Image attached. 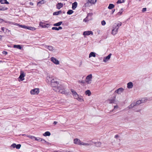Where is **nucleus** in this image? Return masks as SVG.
<instances>
[{
    "label": "nucleus",
    "mask_w": 152,
    "mask_h": 152,
    "mask_svg": "<svg viewBox=\"0 0 152 152\" xmlns=\"http://www.w3.org/2000/svg\"><path fill=\"white\" fill-rule=\"evenodd\" d=\"M108 103L110 104H112L114 103L115 101V99H109L108 100Z\"/></svg>",
    "instance_id": "nucleus-33"
},
{
    "label": "nucleus",
    "mask_w": 152,
    "mask_h": 152,
    "mask_svg": "<svg viewBox=\"0 0 152 152\" xmlns=\"http://www.w3.org/2000/svg\"><path fill=\"white\" fill-rule=\"evenodd\" d=\"M82 61H81L80 63V64H79V66H80L81 65H82Z\"/></svg>",
    "instance_id": "nucleus-56"
},
{
    "label": "nucleus",
    "mask_w": 152,
    "mask_h": 152,
    "mask_svg": "<svg viewBox=\"0 0 152 152\" xmlns=\"http://www.w3.org/2000/svg\"><path fill=\"white\" fill-rule=\"evenodd\" d=\"M6 30H7L8 31H10V30H8V29H7Z\"/></svg>",
    "instance_id": "nucleus-60"
},
{
    "label": "nucleus",
    "mask_w": 152,
    "mask_h": 152,
    "mask_svg": "<svg viewBox=\"0 0 152 152\" xmlns=\"http://www.w3.org/2000/svg\"><path fill=\"white\" fill-rule=\"evenodd\" d=\"M73 142L74 144L79 145H81L82 142L80 139L77 138L74 139Z\"/></svg>",
    "instance_id": "nucleus-9"
},
{
    "label": "nucleus",
    "mask_w": 152,
    "mask_h": 152,
    "mask_svg": "<svg viewBox=\"0 0 152 152\" xmlns=\"http://www.w3.org/2000/svg\"><path fill=\"white\" fill-rule=\"evenodd\" d=\"M61 13V11H59L57 12H53V15H58L59 14H60Z\"/></svg>",
    "instance_id": "nucleus-26"
},
{
    "label": "nucleus",
    "mask_w": 152,
    "mask_h": 152,
    "mask_svg": "<svg viewBox=\"0 0 152 152\" xmlns=\"http://www.w3.org/2000/svg\"><path fill=\"white\" fill-rule=\"evenodd\" d=\"M51 60L53 63L56 64L58 65L59 64V61L53 57H52L51 58Z\"/></svg>",
    "instance_id": "nucleus-8"
},
{
    "label": "nucleus",
    "mask_w": 152,
    "mask_h": 152,
    "mask_svg": "<svg viewBox=\"0 0 152 152\" xmlns=\"http://www.w3.org/2000/svg\"><path fill=\"white\" fill-rule=\"evenodd\" d=\"M124 89L122 88H120L115 90V92L118 94H121L124 91Z\"/></svg>",
    "instance_id": "nucleus-10"
},
{
    "label": "nucleus",
    "mask_w": 152,
    "mask_h": 152,
    "mask_svg": "<svg viewBox=\"0 0 152 152\" xmlns=\"http://www.w3.org/2000/svg\"><path fill=\"white\" fill-rule=\"evenodd\" d=\"M77 2H75L72 4V8L74 10L77 7Z\"/></svg>",
    "instance_id": "nucleus-16"
},
{
    "label": "nucleus",
    "mask_w": 152,
    "mask_h": 152,
    "mask_svg": "<svg viewBox=\"0 0 152 152\" xmlns=\"http://www.w3.org/2000/svg\"><path fill=\"white\" fill-rule=\"evenodd\" d=\"M96 1V0H88V2L92 4H94Z\"/></svg>",
    "instance_id": "nucleus-30"
},
{
    "label": "nucleus",
    "mask_w": 152,
    "mask_h": 152,
    "mask_svg": "<svg viewBox=\"0 0 152 152\" xmlns=\"http://www.w3.org/2000/svg\"><path fill=\"white\" fill-rule=\"evenodd\" d=\"M57 122H56V121H54V122H53V124L56 125V124H57Z\"/></svg>",
    "instance_id": "nucleus-57"
},
{
    "label": "nucleus",
    "mask_w": 152,
    "mask_h": 152,
    "mask_svg": "<svg viewBox=\"0 0 152 152\" xmlns=\"http://www.w3.org/2000/svg\"><path fill=\"white\" fill-rule=\"evenodd\" d=\"M92 145V143H88L86 142H82L81 145H85V146H89L91 145Z\"/></svg>",
    "instance_id": "nucleus-20"
},
{
    "label": "nucleus",
    "mask_w": 152,
    "mask_h": 152,
    "mask_svg": "<svg viewBox=\"0 0 152 152\" xmlns=\"http://www.w3.org/2000/svg\"><path fill=\"white\" fill-rule=\"evenodd\" d=\"M73 11L72 10H69L67 12V13L68 15H71L73 12Z\"/></svg>",
    "instance_id": "nucleus-36"
},
{
    "label": "nucleus",
    "mask_w": 152,
    "mask_h": 152,
    "mask_svg": "<svg viewBox=\"0 0 152 152\" xmlns=\"http://www.w3.org/2000/svg\"><path fill=\"white\" fill-rule=\"evenodd\" d=\"M123 12V8H121V10H120L119 12H118L117 13V15H121L122 14V13Z\"/></svg>",
    "instance_id": "nucleus-35"
},
{
    "label": "nucleus",
    "mask_w": 152,
    "mask_h": 152,
    "mask_svg": "<svg viewBox=\"0 0 152 152\" xmlns=\"http://www.w3.org/2000/svg\"><path fill=\"white\" fill-rule=\"evenodd\" d=\"M71 91L72 94L75 99H76L78 101L82 102L83 101V98L82 96H79L74 90L71 89Z\"/></svg>",
    "instance_id": "nucleus-3"
},
{
    "label": "nucleus",
    "mask_w": 152,
    "mask_h": 152,
    "mask_svg": "<svg viewBox=\"0 0 152 152\" xmlns=\"http://www.w3.org/2000/svg\"><path fill=\"white\" fill-rule=\"evenodd\" d=\"M95 145L97 147H100L101 145V143L100 142H98L95 143Z\"/></svg>",
    "instance_id": "nucleus-34"
},
{
    "label": "nucleus",
    "mask_w": 152,
    "mask_h": 152,
    "mask_svg": "<svg viewBox=\"0 0 152 152\" xmlns=\"http://www.w3.org/2000/svg\"><path fill=\"white\" fill-rule=\"evenodd\" d=\"M20 27H21L22 28H26L27 29H28V27L24 25H20Z\"/></svg>",
    "instance_id": "nucleus-43"
},
{
    "label": "nucleus",
    "mask_w": 152,
    "mask_h": 152,
    "mask_svg": "<svg viewBox=\"0 0 152 152\" xmlns=\"http://www.w3.org/2000/svg\"><path fill=\"white\" fill-rule=\"evenodd\" d=\"M5 28L4 27H3L1 28V29L3 31H4Z\"/></svg>",
    "instance_id": "nucleus-51"
},
{
    "label": "nucleus",
    "mask_w": 152,
    "mask_h": 152,
    "mask_svg": "<svg viewBox=\"0 0 152 152\" xmlns=\"http://www.w3.org/2000/svg\"><path fill=\"white\" fill-rule=\"evenodd\" d=\"M89 20L88 19V17L87 16V17L84 19L83 20V21L84 22H86L87 21H88Z\"/></svg>",
    "instance_id": "nucleus-41"
},
{
    "label": "nucleus",
    "mask_w": 152,
    "mask_h": 152,
    "mask_svg": "<svg viewBox=\"0 0 152 152\" xmlns=\"http://www.w3.org/2000/svg\"><path fill=\"white\" fill-rule=\"evenodd\" d=\"M121 25L122 23L120 22L114 23L112 26L111 34L113 35L116 34L118 33L119 27L121 26Z\"/></svg>",
    "instance_id": "nucleus-2"
},
{
    "label": "nucleus",
    "mask_w": 152,
    "mask_h": 152,
    "mask_svg": "<svg viewBox=\"0 0 152 152\" xmlns=\"http://www.w3.org/2000/svg\"><path fill=\"white\" fill-rule=\"evenodd\" d=\"M53 78L52 77H50V76H48L46 78V81L47 82H51V81L52 80V79Z\"/></svg>",
    "instance_id": "nucleus-19"
},
{
    "label": "nucleus",
    "mask_w": 152,
    "mask_h": 152,
    "mask_svg": "<svg viewBox=\"0 0 152 152\" xmlns=\"http://www.w3.org/2000/svg\"><path fill=\"white\" fill-rule=\"evenodd\" d=\"M16 144L15 143H13L11 145V147H13V148H16Z\"/></svg>",
    "instance_id": "nucleus-46"
},
{
    "label": "nucleus",
    "mask_w": 152,
    "mask_h": 152,
    "mask_svg": "<svg viewBox=\"0 0 152 152\" xmlns=\"http://www.w3.org/2000/svg\"><path fill=\"white\" fill-rule=\"evenodd\" d=\"M40 141H41L42 143H45L46 145H49V144L48 142H47L45 140L42 139V138H41V140Z\"/></svg>",
    "instance_id": "nucleus-32"
},
{
    "label": "nucleus",
    "mask_w": 152,
    "mask_h": 152,
    "mask_svg": "<svg viewBox=\"0 0 152 152\" xmlns=\"http://www.w3.org/2000/svg\"><path fill=\"white\" fill-rule=\"evenodd\" d=\"M147 100V98H143L141 100H138L136 102V103H136V104L139 105L142 103H143L146 102Z\"/></svg>",
    "instance_id": "nucleus-7"
},
{
    "label": "nucleus",
    "mask_w": 152,
    "mask_h": 152,
    "mask_svg": "<svg viewBox=\"0 0 152 152\" xmlns=\"http://www.w3.org/2000/svg\"><path fill=\"white\" fill-rule=\"evenodd\" d=\"M85 93L86 95H87L88 96H90L91 95V92L89 90H88L86 91Z\"/></svg>",
    "instance_id": "nucleus-23"
},
{
    "label": "nucleus",
    "mask_w": 152,
    "mask_h": 152,
    "mask_svg": "<svg viewBox=\"0 0 152 152\" xmlns=\"http://www.w3.org/2000/svg\"><path fill=\"white\" fill-rule=\"evenodd\" d=\"M25 76L23 72L21 71L20 72V75L18 77V80L20 81H23L24 80V77Z\"/></svg>",
    "instance_id": "nucleus-6"
},
{
    "label": "nucleus",
    "mask_w": 152,
    "mask_h": 152,
    "mask_svg": "<svg viewBox=\"0 0 152 152\" xmlns=\"http://www.w3.org/2000/svg\"><path fill=\"white\" fill-rule=\"evenodd\" d=\"M1 62V61H0V62Z\"/></svg>",
    "instance_id": "nucleus-61"
},
{
    "label": "nucleus",
    "mask_w": 152,
    "mask_h": 152,
    "mask_svg": "<svg viewBox=\"0 0 152 152\" xmlns=\"http://www.w3.org/2000/svg\"><path fill=\"white\" fill-rule=\"evenodd\" d=\"M3 53L5 54V55H7V53L6 51H4L3 52Z\"/></svg>",
    "instance_id": "nucleus-53"
},
{
    "label": "nucleus",
    "mask_w": 152,
    "mask_h": 152,
    "mask_svg": "<svg viewBox=\"0 0 152 152\" xmlns=\"http://www.w3.org/2000/svg\"><path fill=\"white\" fill-rule=\"evenodd\" d=\"M63 6V4L61 3H58L56 5V8L58 9H60Z\"/></svg>",
    "instance_id": "nucleus-18"
},
{
    "label": "nucleus",
    "mask_w": 152,
    "mask_h": 152,
    "mask_svg": "<svg viewBox=\"0 0 152 152\" xmlns=\"http://www.w3.org/2000/svg\"><path fill=\"white\" fill-rule=\"evenodd\" d=\"M91 57H95L96 53L93 52H91L89 54V58H90Z\"/></svg>",
    "instance_id": "nucleus-21"
},
{
    "label": "nucleus",
    "mask_w": 152,
    "mask_h": 152,
    "mask_svg": "<svg viewBox=\"0 0 152 152\" xmlns=\"http://www.w3.org/2000/svg\"><path fill=\"white\" fill-rule=\"evenodd\" d=\"M30 4L31 5H33V3L32 2H30Z\"/></svg>",
    "instance_id": "nucleus-58"
},
{
    "label": "nucleus",
    "mask_w": 152,
    "mask_h": 152,
    "mask_svg": "<svg viewBox=\"0 0 152 152\" xmlns=\"http://www.w3.org/2000/svg\"><path fill=\"white\" fill-rule=\"evenodd\" d=\"M125 0H118L117 1V3L118 4L124 2Z\"/></svg>",
    "instance_id": "nucleus-37"
},
{
    "label": "nucleus",
    "mask_w": 152,
    "mask_h": 152,
    "mask_svg": "<svg viewBox=\"0 0 152 152\" xmlns=\"http://www.w3.org/2000/svg\"><path fill=\"white\" fill-rule=\"evenodd\" d=\"M90 34L93 35V32L91 31H85L83 34V35L84 36H88Z\"/></svg>",
    "instance_id": "nucleus-12"
},
{
    "label": "nucleus",
    "mask_w": 152,
    "mask_h": 152,
    "mask_svg": "<svg viewBox=\"0 0 152 152\" xmlns=\"http://www.w3.org/2000/svg\"><path fill=\"white\" fill-rule=\"evenodd\" d=\"M92 15H93V14L92 13H88V14L87 17H91L92 16Z\"/></svg>",
    "instance_id": "nucleus-48"
},
{
    "label": "nucleus",
    "mask_w": 152,
    "mask_h": 152,
    "mask_svg": "<svg viewBox=\"0 0 152 152\" xmlns=\"http://www.w3.org/2000/svg\"><path fill=\"white\" fill-rule=\"evenodd\" d=\"M51 86L53 88L54 90L56 92L65 94L66 91L63 86L59 83L58 80L56 78H53L50 83Z\"/></svg>",
    "instance_id": "nucleus-1"
},
{
    "label": "nucleus",
    "mask_w": 152,
    "mask_h": 152,
    "mask_svg": "<svg viewBox=\"0 0 152 152\" xmlns=\"http://www.w3.org/2000/svg\"><path fill=\"white\" fill-rule=\"evenodd\" d=\"M92 79V74L88 75L86 78V83L88 84H90L91 83Z\"/></svg>",
    "instance_id": "nucleus-4"
},
{
    "label": "nucleus",
    "mask_w": 152,
    "mask_h": 152,
    "mask_svg": "<svg viewBox=\"0 0 152 152\" xmlns=\"http://www.w3.org/2000/svg\"><path fill=\"white\" fill-rule=\"evenodd\" d=\"M58 30H59L62 29V28L61 27L59 26L58 27Z\"/></svg>",
    "instance_id": "nucleus-54"
},
{
    "label": "nucleus",
    "mask_w": 152,
    "mask_h": 152,
    "mask_svg": "<svg viewBox=\"0 0 152 152\" xmlns=\"http://www.w3.org/2000/svg\"><path fill=\"white\" fill-rule=\"evenodd\" d=\"M29 138L31 139H34L35 140L38 141H40L41 140V138L39 137H36L34 136H29Z\"/></svg>",
    "instance_id": "nucleus-14"
},
{
    "label": "nucleus",
    "mask_w": 152,
    "mask_h": 152,
    "mask_svg": "<svg viewBox=\"0 0 152 152\" xmlns=\"http://www.w3.org/2000/svg\"><path fill=\"white\" fill-rule=\"evenodd\" d=\"M7 8L5 7L0 6V10L1 11H5L7 9Z\"/></svg>",
    "instance_id": "nucleus-25"
},
{
    "label": "nucleus",
    "mask_w": 152,
    "mask_h": 152,
    "mask_svg": "<svg viewBox=\"0 0 152 152\" xmlns=\"http://www.w3.org/2000/svg\"><path fill=\"white\" fill-rule=\"evenodd\" d=\"M4 20L3 19L0 18V23H1Z\"/></svg>",
    "instance_id": "nucleus-52"
},
{
    "label": "nucleus",
    "mask_w": 152,
    "mask_h": 152,
    "mask_svg": "<svg viewBox=\"0 0 152 152\" xmlns=\"http://www.w3.org/2000/svg\"><path fill=\"white\" fill-rule=\"evenodd\" d=\"M39 92V90L38 88H35L32 89L30 91V93L32 95H37Z\"/></svg>",
    "instance_id": "nucleus-5"
},
{
    "label": "nucleus",
    "mask_w": 152,
    "mask_h": 152,
    "mask_svg": "<svg viewBox=\"0 0 152 152\" xmlns=\"http://www.w3.org/2000/svg\"><path fill=\"white\" fill-rule=\"evenodd\" d=\"M118 107V106L117 105H116L115 106H114V109H115L116 108H117Z\"/></svg>",
    "instance_id": "nucleus-49"
},
{
    "label": "nucleus",
    "mask_w": 152,
    "mask_h": 152,
    "mask_svg": "<svg viewBox=\"0 0 152 152\" xmlns=\"http://www.w3.org/2000/svg\"><path fill=\"white\" fill-rule=\"evenodd\" d=\"M114 7V5L113 4H109L108 8L109 9H111Z\"/></svg>",
    "instance_id": "nucleus-31"
},
{
    "label": "nucleus",
    "mask_w": 152,
    "mask_h": 152,
    "mask_svg": "<svg viewBox=\"0 0 152 152\" xmlns=\"http://www.w3.org/2000/svg\"><path fill=\"white\" fill-rule=\"evenodd\" d=\"M50 135V133L49 132H46L43 134V135L45 136H49Z\"/></svg>",
    "instance_id": "nucleus-29"
},
{
    "label": "nucleus",
    "mask_w": 152,
    "mask_h": 152,
    "mask_svg": "<svg viewBox=\"0 0 152 152\" xmlns=\"http://www.w3.org/2000/svg\"><path fill=\"white\" fill-rule=\"evenodd\" d=\"M0 2L1 4H8L9 3L7 0H0Z\"/></svg>",
    "instance_id": "nucleus-24"
},
{
    "label": "nucleus",
    "mask_w": 152,
    "mask_h": 152,
    "mask_svg": "<svg viewBox=\"0 0 152 152\" xmlns=\"http://www.w3.org/2000/svg\"><path fill=\"white\" fill-rule=\"evenodd\" d=\"M45 24L42 22H40L39 24V25L42 27V28H48V27L47 26V25H49L48 24H47L46 25H45Z\"/></svg>",
    "instance_id": "nucleus-15"
},
{
    "label": "nucleus",
    "mask_w": 152,
    "mask_h": 152,
    "mask_svg": "<svg viewBox=\"0 0 152 152\" xmlns=\"http://www.w3.org/2000/svg\"><path fill=\"white\" fill-rule=\"evenodd\" d=\"M111 55V53H110L108 56L104 57L103 60V61L104 62H106L110 59Z\"/></svg>",
    "instance_id": "nucleus-11"
},
{
    "label": "nucleus",
    "mask_w": 152,
    "mask_h": 152,
    "mask_svg": "<svg viewBox=\"0 0 152 152\" xmlns=\"http://www.w3.org/2000/svg\"><path fill=\"white\" fill-rule=\"evenodd\" d=\"M106 22L104 20L101 21V24L102 26H104L106 24Z\"/></svg>",
    "instance_id": "nucleus-42"
},
{
    "label": "nucleus",
    "mask_w": 152,
    "mask_h": 152,
    "mask_svg": "<svg viewBox=\"0 0 152 152\" xmlns=\"http://www.w3.org/2000/svg\"><path fill=\"white\" fill-rule=\"evenodd\" d=\"M119 137V136L118 134H116L115 135L114 137L115 138H117Z\"/></svg>",
    "instance_id": "nucleus-50"
},
{
    "label": "nucleus",
    "mask_w": 152,
    "mask_h": 152,
    "mask_svg": "<svg viewBox=\"0 0 152 152\" xmlns=\"http://www.w3.org/2000/svg\"><path fill=\"white\" fill-rule=\"evenodd\" d=\"M2 38V36L1 35H0V39H1Z\"/></svg>",
    "instance_id": "nucleus-59"
},
{
    "label": "nucleus",
    "mask_w": 152,
    "mask_h": 152,
    "mask_svg": "<svg viewBox=\"0 0 152 152\" xmlns=\"http://www.w3.org/2000/svg\"><path fill=\"white\" fill-rule=\"evenodd\" d=\"M13 47L19 49H21L22 48L21 46L20 45H14Z\"/></svg>",
    "instance_id": "nucleus-27"
},
{
    "label": "nucleus",
    "mask_w": 152,
    "mask_h": 152,
    "mask_svg": "<svg viewBox=\"0 0 152 152\" xmlns=\"http://www.w3.org/2000/svg\"><path fill=\"white\" fill-rule=\"evenodd\" d=\"M45 47L46 48L48 49L50 51H53L54 50V48L51 46L45 45Z\"/></svg>",
    "instance_id": "nucleus-13"
},
{
    "label": "nucleus",
    "mask_w": 152,
    "mask_h": 152,
    "mask_svg": "<svg viewBox=\"0 0 152 152\" xmlns=\"http://www.w3.org/2000/svg\"><path fill=\"white\" fill-rule=\"evenodd\" d=\"M36 29V28L34 27H29V30H34Z\"/></svg>",
    "instance_id": "nucleus-45"
},
{
    "label": "nucleus",
    "mask_w": 152,
    "mask_h": 152,
    "mask_svg": "<svg viewBox=\"0 0 152 152\" xmlns=\"http://www.w3.org/2000/svg\"><path fill=\"white\" fill-rule=\"evenodd\" d=\"M21 146V145L20 144H19L17 145H16V148L17 149H19L20 148Z\"/></svg>",
    "instance_id": "nucleus-40"
},
{
    "label": "nucleus",
    "mask_w": 152,
    "mask_h": 152,
    "mask_svg": "<svg viewBox=\"0 0 152 152\" xmlns=\"http://www.w3.org/2000/svg\"><path fill=\"white\" fill-rule=\"evenodd\" d=\"M52 29L53 30H55L56 31H58V28L56 27H53L52 28Z\"/></svg>",
    "instance_id": "nucleus-44"
},
{
    "label": "nucleus",
    "mask_w": 152,
    "mask_h": 152,
    "mask_svg": "<svg viewBox=\"0 0 152 152\" xmlns=\"http://www.w3.org/2000/svg\"><path fill=\"white\" fill-rule=\"evenodd\" d=\"M115 9H113L111 13L113 14L114 12L115 11Z\"/></svg>",
    "instance_id": "nucleus-55"
},
{
    "label": "nucleus",
    "mask_w": 152,
    "mask_h": 152,
    "mask_svg": "<svg viewBox=\"0 0 152 152\" xmlns=\"http://www.w3.org/2000/svg\"><path fill=\"white\" fill-rule=\"evenodd\" d=\"M146 10H147V9H146V8H143L142 10V12H145L146 11Z\"/></svg>",
    "instance_id": "nucleus-47"
},
{
    "label": "nucleus",
    "mask_w": 152,
    "mask_h": 152,
    "mask_svg": "<svg viewBox=\"0 0 152 152\" xmlns=\"http://www.w3.org/2000/svg\"><path fill=\"white\" fill-rule=\"evenodd\" d=\"M45 3V1L43 0H41L37 3V5H38V4H43Z\"/></svg>",
    "instance_id": "nucleus-39"
},
{
    "label": "nucleus",
    "mask_w": 152,
    "mask_h": 152,
    "mask_svg": "<svg viewBox=\"0 0 152 152\" xmlns=\"http://www.w3.org/2000/svg\"><path fill=\"white\" fill-rule=\"evenodd\" d=\"M136 105V103H133L130 104L127 107L129 109H130L134 107Z\"/></svg>",
    "instance_id": "nucleus-22"
},
{
    "label": "nucleus",
    "mask_w": 152,
    "mask_h": 152,
    "mask_svg": "<svg viewBox=\"0 0 152 152\" xmlns=\"http://www.w3.org/2000/svg\"><path fill=\"white\" fill-rule=\"evenodd\" d=\"M62 23V21H60V22H59L57 23L54 24H53V26H59L61 25V24Z\"/></svg>",
    "instance_id": "nucleus-28"
},
{
    "label": "nucleus",
    "mask_w": 152,
    "mask_h": 152,
    "mask_svg": "<svg viewBox=\"0 0 152 152\" xmlns=\"http://www.w3.org/2000/svg\"><path fill=\"white\" fill-rule=\"evenodd\" d=\"M78 82L79 83H82V84H84L85 83V82L83 80H79Z\"/></svg>",
    "instance_id": "nucleus-38"
},
{
    "label": "nucleus",
    "mask_w": 152,
    "mask_h": 152,
    "mask_svg": "<svg viewBox=\"0 0 152 152\" xmlns=\"http://www.w3.org/2000/svg\"><path fill=\"white\" fill-rule=\"evenodd\" d=\"M133 83L132 82H130L127 84V87L128 88H131L133 87Z\"/></svg>",
    "instance_id": "nucleus-17"
}]
</instances>
